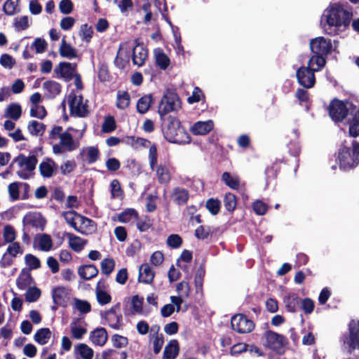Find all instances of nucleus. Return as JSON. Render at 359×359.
<instances>
[{"instance_id": "1", "label": "nucleus", "mask_w": 359, "mask_h": 359, "mask_svg": "<svg viewBox=\"0 0 359 359\" xmlns=\"http://www.w3.org/2000/svg\"><path fill=\"white\" fill-rule=\"evenodd\" d=\"M86 123L80 121L77 128L68 127L65 131L61 126H55L49 132L48 138L52 144L53 152L61 155L76 150L80 146V140L86 130Z\"/></svg>"}, {"instance_id": "2", "label": "nucleus", "mask_w": 359, "mask_h": 359, "mask_svg": "<svg viewBox=\"0 0 359 359\" xmlns=\"http://www.w3.org/2000/svg\"><path fill=\"white\" fill-rule=\"evenodd\" d=\"M323 17L325 18V22L323 24L325 32L334 36L338 34L339 27L341 26L346 27L349 25L352 19V13L338 5L326 10Z\"/></svg>"}, {"instance_id": "3", "label": "nucleus", "mask_w": 359, "mask_h": 359, "mask_svg": "<svg viewBox=\"0 0 359 359\" xmlns=\"http://www.w3.org/2000/svg\"><path fill=\"white\" fill-rule=\"evenodd\" d=\"M337 161L341 170L354 168L359 164V143L353 141L351 147L341 148Z\"/></svg>"}, {"instance_id": "4", "label": "nucleus", "mask_w": 359, "mask_h": 359, "mask_svg": "<svg viewBox=\"0 0 359 359\" xmlns=\"http://www.w3.org/2000/svg\"><path fill=\"white\" fill-rule=\"evenodd\" d=\"M148 160L150 169L155 172L158 182L160 184H168L171 180V173L168 165L157 164L158 153L156 146L151 147L149 150Z\"/></svg>"}, {"instance_id": "5", "label": "nucleus", "mask_w": 359, "mask_h": 359, "mask_svg": "<svg viewBox=\"0 0 359 359\" xmlns=\"http://www.w3.org/2000/svg\"><path fill=\"white\" fill-rule=\"evenodd\" d=\"M72 115L86 117L89 114L88 100L84 99L80 91H71L66 98Z\"/></svg>"}, {"instance_id": "6", "label": "nucleus", "mask_w": 359, "mask_h": 359, "mask_svg": "<svg viewBox=\"0 0 359 359\" xmlns=\"http://www.w3.org/2000/svg\"><path fill=\"white\" fill-rule=\"evenodd\" d=\"M15 162L18 166L17 175L20 178L27 180L33 176L37 163L36 156L20 155L15 159Z\"/></svg>"}, {"instance_id": "7", "label": "nucleus", "mask_w": 359, "mask_h": 359, "mask_svg": "<svg viewBox=\"0 0 359 359\" xmlns=\"http://www.w3.org/2000/svg\"><path fill=\"white\" fill-rule=\"evenodd\" d=\"M181 108V102L174 91H166L158 106V114L161 116L168 112L177 111Z\"/></svg>"}, {"instance_id": "8", "label": "nucleus", "mask_w": 359, "mask_h": 359, "mask_svg": "<svg viewBox=\"0 0 359 359\" xmlns=\"http://www.w3.org/2000/svg\"><path fill=\"white\" fill-rule=\"evenodd\" d=\"M231 325L232 329L241 334L252 332L255 327L254 323L242 314L235 315L231 318Z\"/></svg>"}, {"instance_id": "9", "label": "nucleus", "mask_w": 359, "mask_h": 359, "mask_svg": "<svg viewBox=\"0 0 359 359\" xmlns=\"http://www.w3.org/2000/svg\"><path fill=\"white\" fill-rule=\"evenodd\" d=\"M298 83L306 88H311L315 83L314 69L310 67H301L297 71Z\"/></svg>"}, {"instance_id": "10", "label": "nucleus", "mask_w": 359, "mask_h": 359, "mask_svg": "<svg viewBox=\"0 0 359 359\" xmlns=\"http://www.w3.org/2000/svg\"><path fill=\"white\" fill-rule=\"evenodd\" d=\"M332 48L331 41L323 36L312 39L310 42V48L313 54L327 55L331 52Z\"/></svg>"}, {"instance_id": "11", "label": "nucleus", "mask_w": 359, "mask_h": 359, "mask_svg": "<svg viewBox=\"0 0 359 359\" xmlns=\"http://www.w3.org/2000/svg\"><path fill=\"white\" fill-rule=\"evenodd\" d=\"M348 106L346 103L338 100H334L329 107V114L334 121H341L347 115Z\"/></svg>"}, {"instance_id": "12", "label": "nucleus", "mask_w": 359, "mask_h": 359, "mask_svg": "<svg viewBox=\"0 0 359 359\" xmlns=\"http://www.w3.org/2000/svg\"><path fill=\"white\" fill-rule=\"evenodd\" d=\"M344 343L347 344L351 351L359 348V321L351 320L349 324V336L344 339Z\"/></svg>"}, {"instance_id": "13", "label": "nucleus", "mask_w": 359, "mask_h": 359, "mask_svg": "<svg viewBox=\"0 0 359 359\" xmlns=\"http://www.w3.org/2000/svg\"><path fill=\"white\" fill-rule=\"evenodd\" d=\"M264 337V345L275 351L280 352L285 344L283 337L273 332H266Z\"/></svg>"}, {"instance_id": "14", "label": "nucleus", "mask_w": 359, "mask_h": 359, "mask_svg": "<svg viewBox=\"0 0 359 359\" xmlns=\"http://www.w3.org/2000/svg\"><path fill=\"white\" fill-rule=\"evenodd\" d=\"M135 46L133 48L132 60L135 65L139 67L144 65L146 59L148 57V49L144 46L143 43H139L137 39L135 41Z\"/></svg>"}, {"instance_id": "15", "label": "nucleus", "mask_w": 359, "mask_h": 359, "mask_svg": "<svg viewBox=\"0 0 359 359\" xmlns=\"http://www.w3.org/2000/svg\"><path fill=\"white\" fill-rule=\"evenodd\" d=\"M22 223L24 226H32L43 230L46 226V221L40 213L30 212L24 216Z\"/></svg>"}, {"instance_id": "16", "label": "nucleus", "mask_w": 359, "mask_h": 359, "mask_svg": "<svg viewBox=\"0 0 359 359\" xmlns=\"http://www.w3.org/2000/svg\"><path fill=\"white\" fill-rule=\"evenodd\" d=\"M70 290L65 287L58 286L52 290V298L57 306H65L69 299Z\"/></svg>"}, {"instance_id": "17", "label": "nucleus", "mask_w": 359, "mask_h": 359, "mask_svg": "<svg viewBox=\"0 0 359 359\" xmlns=\"http://www.w3.org/2000/svg\"><path fill=\"white\" fill-rule=\"evenodd\" d=\"M76 64H72L67 62H61L58 66L55 68V72L59 74L66 81H70L73 75L76 73Z\"/></svg>"}, {"instance_id": "18", "label": "nucleus", "mask_w": 359, "mask_h": 359, "mask_svg": "<svg viewBox=\"0 0 359 359\" xmlns=\"http://www.w3.org/2000/svg\"><path fill=\"white\" fill-rule=\"evenodd\" d=\"M57 164L50 158H44L39 165V170L41 176L44 178L51 177L57 170Z\"/></svg>"}, {"instance_id": "19", "label": "nucleus", "mask_w": 359, "mask_h": 359, "mask_svg": "<svg viewBox=\"0 0 359 359\" xmlns=\"http://www.w3.org/2000/svg\"><path fill=\"white\" fill-rule=\"evenodd\" d=\"M76 226H74V229L81 233H89L94 229L93 222L79 214L76 217Z\"/></svg>"}, {"instance_id": "20", "label": "nucleus", "mask_w": 359, "mask_h": 359, "mask_svg": "<svg viewBox=\"0 0 359 359\" xmlns=\"http://www.w3.org/2000/svg\"><path fill=\"white\" fill-rule=\"evenodd\" d=\"M35 247L43 252H48L52 249L53 240L48 234H38L34 238Z\"/></svg>"}, {"instance_id": "21", "label": "nucleus", "mask_w": 359, "mask_h": 359, "mask_svg": "<svg viewBox=\"0 0 359 359\" xmlns=\"http://www.w3.org/2000/svg\"><path fill=\"white\" fill-rule=\"evenodd\" d=\"M90 341L95 346H103L108 339V334L104 328H96L90 333Z\"/></svg>"}, {"instance_id": "22", "label": "nucleus", "mask_w": 359, "mask_h": 359, "mask_svg": "<svg viewBox=\"0 0 359 359\" xmlns=\"http://www.w3.org/2000/svg\"><path fill=\"white\" fill-rule=\"evenodd\" d=\"M214 128V122L212 120L205 121H197L191 128V131L196 135H205L210 133Z\"/></svg>"}, {"instance_id": "23", "label": "nucleus", "mask_w": 359, "mask_h": 359, "mask_svg": "<svg viewBox=\"0 0 359 359\" xmlns=\"http://www.w3.org/2000/svg\"><path fill=\"white\" fill-rule=\"evenodd\" d=\"M179 353L178 341L176 339H172L165 346L162 359H176Z\"/></svg>"}, {"instance_id": "24", "label": "nucleus", "mask_w": 359, "mask_h": 359, "mask_svg": "<svg viewBox=\"0 0 359 359\" xmlns=\"http://www.w3.org/2000/svg\"><path fill=\"white\" fill-rule=\"evenodd\" d=\"M155 63L161 70H165L170 65V60L168 56L160 48L154 50Z\"/></svg>"}, {"instance_id": "25", "label": "nucleus", "mask_w": 359, "mask_h": 359, "mask_svg": "<svg viewBox=\"0 0 359 359\" xmlns=\"http://www.w3.org/2000/svg\"><path fill=\"white\" fill-rule=\"evenodd\" d=\"M74 355L76 358H81L82 359H93L94 351L93 348L87 344L81 343L75 346Z\"/></svg>"}, {"instance_id": "26", "label": "nucleus", "mask_w": 359, "mask_h": 359, "mask_svg": "<svg viewBox=\"0 0 359 359\" xmlns=\"http://www.w3.org/2000/svg\"><path fill=\"white\" fill-rule=\"evenodd\" d=\"M70 330L73 338L81 339L87 333L85 325L79 319H74L70 324Z\"/></svg>"}, {"instance_id": "27", "label": "nucleus", "mask_w": 359, "mask_h": 359, "mask_svg": "<svg viewBox=\"0 0 359 359\" xmlns=\"http://www.w3.org/2000/svg\"><path fill=\"white\" fill-rule=\"evenodd\" d=\"M222 180L233 190H238L241 187V180L238 175L224 172L222 175Z\"/></svg>"}, {"instance_id": "28", "label": "nucleus", "mask_w": 359, "mask_h": 359, "mask_svg": "<svg viewBox=\"0 0 359 359\" xmlns=\"http://www.w3.org/2000/svg\"><path fill=\"white\" fill-rule=\"evenodd\" d=\"M155 273L148 264L141 265L139 269V281L144 283H151L154 278Z\"/></svg>"}, {"instance_id": "29", "label": "nucleus", "mask_w": 359, "mask_h": 359, "mask_svg": "<svg viewBox=\"0 0 359 359\" xmlns=\"http://www.w3.org/2000/svg\"><path fill=\"white\" fill-rule=\"evenodd\" d=\"M69 247L75 252H81L86 244V241L71 233H66Z\"/></svg>"}, {"instance_id": "30", "label": "nucleus", "mask_w": 359, "mask_h": 359, "mask_svg": "<svg viewBox=\"0 0 359 359\" xmlns=\"http://www.w3.org/2000/svg\"><path fill=\"white\" fill-rule=\"evenodd\" d=\"M81 155L83 161L93 163L98 158L99 150L95 147H84L81 151Z\"/></svg>"}, {"instance_id": "31", "label": "nucleus", "mask_w": 359, "mask_h": 359, "mask_svg": "<svg viewBox=\"0 0 359 359\" xmlns=\"http://www.w3.org/2000/svg\"><path fill=\"white\" fill-rule=\"evenodd\" d=\"M144 299L138 295L133 296L131 299L132 313L147 316L149 311L143 308Z\"/></svg>"}, {"instance_id": "32", "label": "nucleus", "mask_w": 359, "mask_h": 359, "mask_svg": "<svg viewBox=\"0 0 359 359\" xmlns=\"http://www.w3.org/2000/svg\"><path fill=\"white\" fill-rule=\"evenodd\" d=\"M189 197V194L188 191L180 187L174 188L171 194L172 200L177 205L185 204L187 202Z\"/></svg>"}, {"instance_id": "33", "label": "nucleus", "mask_w": 359, "mask_h": 359, "mask_svg": "<svg viewBox=\"0 0 359 359\" xmlns=\"http://www.w3.org/2000/svg\"><path fill=\"white\" fill-rule=\"evenodd\" d=\"M59 53L61 57L73 59L77 57V50L73 48L69 43H67L65 40V36L62 38L61 45L59 49Z\"/></svg>"}, {"instance_id": "34", "label": "nucleus", "mask_w": 359, "mask_h": 359, "mask_svg": "<svg viewBox=\"0 0 359 359\" xmlns=\"http://www.w3.org/2000/svg\"><path fill=\"white\" fill-rule=\"evenodd\" d=\"M98 273L97 268L93 264H88L80 266L78 269L79 276L85 280H90Z\"/></svg>"}, {"instance_id": "35", "label": "nucleus", "mask_w": 359, "mask_h": 359, "mask_svg": "<svg viewBox=\"0 0 359 359\" xmlns=\"http://www.w3.org/2000/svg\"><path fill=\"white\" fill-rule=\"evenodd\" d=\"M348 125L350 135L353 137L359 136V109L351 112Z\"/></svg>"}, {"instance_id": "36", "label": "nucleus", "mask_w": 359, "mask_h": 359, "mask_svg": "<svg viewBox=\"0 0 359 359\" xmlns=\"http://www.w3.org/2000/svg\"><path fill=\"white\" fill-rule=\"evenodd\" d=\"M32 281L33 280L30 273L28 271L23 269L20 272L16 280V284L19 289L25 290L26 288L31 286Z\"/></svg>"}, {"instance_id": "37", "label": "nucleus", "mask_w": 359, "mask_h": 359, "mask_svg": "<svg viewBox=\"0 0 359 359\" xmlns=\"http://www.w3.org/2000/svg\"><path fill=\"white\" fill-rule=\"evenodd\" d=\"M287 310L290 312H295L299 304V298L295 293H289L283 299Z\"/></svg>"}, {"instance_id": "38", "label": "nucleus", "mask_w": 359, "mask_h": 359, "mask_svg": "<svg viewBox=\"0 0 359 359\" xmlns=\"http://www.w3.org/2000/svg\"><path fill=\"white\" fill-rule=\"evenodd\" d=\"M128 141L135 149L149 147V150L151 147L156 146L155 144H151L149 140L142 137H135L131 136L128 137Z\"/></svg>"}, {"instance_id": "39", "label": "nucleus", "mask_w": 359, "mask_h": 359, "mask_svg": "<svg viewBox=\"0 0 359 359\" xmlns=\"http://www.w3.org/2000/svg\"><path fill=\"white\" fill-rule=\"evenodd\" d=\"M105 320L107 324L113 329L118 330L121 327V316L117 314L116 311L111 309L106 312Z\"/></svg>"}, {"instance_id": "40", "label": "nucleus", "mask_w": 359, "mask_h": 359, "mask_svg": "<svg viewBox=\"0 0 359 359\" xmlns=\"http://www.w3.org/2000/svg\"><path fill=\"white\" fill-rule=\"evenodd\" d=\"M22 114V108L20 104L13 103L7 107L5 111V116L17 121Z\"/></svg>"}, {"instance_id": "41", "label": "nucleus", "mask_w": 359, "mask_h": 359, "mask_svg": "<svg viewBox=\"0 0 359 359\" xmlns=\"http://www.w3.org/2000/svg\"><path fill=\"white\" fill-rule=\"evenodd\" d=\"M51 337V332L48 328H41L34 334V340L41 345L48 343Z\"/></svg>"}, {"instance_id": "42", "label": "nucleus", "mask_w": 359, "mask_h": 359, "mask_svg": "<svg viewBox=\"0 0 359 359\" xmlns=\"http://www.w3.org/2000/svg\"><path fill=\"white\" fill-rule=\"evenodd\" d=\"M29 133L34 136H41L45 131V126L37 121H31L27 126Z\"/></svg>"}, {"instance_id": "43", "label": "nucleus", "mask_w": 359, "mask_h": 359, "mask_svg": "<svg viewBox=\"0 0 359 359\" xmlns=\"http://www.w3.org/2000/svg\"><path fill=\"white\" fill-rule=\"evenodd\" d=\"M325 56L326 55L313 54L308 62V67H313L314 72L318 71L325 65Z\"/></svg>"}, {"instance_id": "44", "label": "nucleus", "mask_w": 359, "mask_h": 359, "mask_svg": "<svg viewBox=\"0 0 359 359\" xmlns=\"http://www.w3.org/2000/svg\"><path fill=\"white\" fill-rule=\"evenodd\" d=\"M189 279V278L187 277L185 280L177 284L176 290L178 292L180 297L183 298L189 297L191 292Z\"/></svg>"}, {"instance_id": "45", "label": "nucleus", "mask_w": 359, "mask_h": 359, "mask_svg": "<svg viewBox=\"0 0 359 359\" xmlns=\"http://www.w3.org/2000/svg\"><path fill=\"white\" fill-rule=\"evenodd\" d=\"M127 353L125 351H119L115 349H107L102 352V359H126Z\"/></svg>"}, {"instance_id": "46", "label": "nucleus", "mask_w": 359, "mask_h": 359, "mask_svg": "<svg viewBox=\"0 0 359 359\" xmlns=\"http://www.w3.org/2000/svg\"><path fill=\"white\" fill-rule=\"evenodd\" d=\"M130 102V97L127 91H118L117 94L116 107L120 109L127 108Z\"/></svg>"}, {"instance_id": "47", "label": "nucleus", "mask_w": 359, "mask_h": 359, "mask_svg": "<svg viewBox=\"0 0 359 359\" xmlns=\"http://www.w3.org/2000/svg\"><path fill=\"white\" fill-rule=\"evenodd\" d=\"M180 123L177 120H173L171 121L170 125L168 126L167 130H164V134L165 138L168 140L170 142H176L177 140L175 137V135H177V128L180 130Z\"/></svg>"}, {"instance_id": "48", "label": "nucleus", "mask_w": 359, "mask_h": 359, "mask_svg": "<svg viewBox=\"0 0 359 359\" xmlns=\"http://www.w3.org/2000/svg\"><path fill=\"white\" fill-rule=\"evenodd\" d=\"M101 272L106 275L109 276L115 268V262L113 259L107 257L102 260L100 263Z\"/></svg>"}, {"instance_id": "49", "label": "nucleus", "mask_w": 359, "mask_h": 359, "mask_svg": "<svg viewBox=\"0 0 359 359\" xmlns=\"http://www.w3.org/2000/svg\"><path fill=\"white\" fill-rule=\"evenodd\" d=\"M118 219L123 223L133 222L137 219V213L134 209H127L118 216Z\"/></svg>"}, {"instance_id": "50", "label": "nucleus", "mask_w": 359, "mask_h": 359, "mask_svg": "<svg viewBox=\"0 0 359 359\" xmlns=\"http://www.w3.org/2000/svg\"><path fill=\"white\" fill-rule=\"evenodd\" d=\"M224 205L226 210L232 212L235 210L237 205L236 196L232 193H226L224 197Z\"/></svg>"}, {"instance_id": "51", "label": "nucleus", "mask_w": 359, "mask_h": 359, "mask_svg": "<svg viewBox=\"0 0 359 359\" xmlns=\"http://www.w3.org/2000/svg\"><path fill=\"white\" fill-rule=\"evenodd\" d=\"M3 238L7 243H13L16 238L15 229L9 224L6 225L3 229Z\"/></svg>"}, {"instance_id": "52", "label": "nucleus", "mask_w": 359, "mask_h": 359, "mask_svg": "<svg viewBox=\"0 0 359 359\" xmlns=\"http://www.w3.org/2000/svg\"><path fill=\"white\" fill-rule=\"evenodd\" d=\"M74 308L82 314H86L91 310V306L88 302L79 299H74Z\"/></svg>"}, {"instance_id": "53", "label": "nucleus", "mask_w": 359, "mask_h": 359, "mask_svg": "<svg viewBox=\"0 0 359 359\" xmlns=\"http://www.w3.org/2000/svg\"><path fill=\"white\" fill-rule=\"evenodd\" d=\"M151 340L154 353L155 354L159 353L164 344L163 335L156 332L152 336Z\"/></svg>"}, {"instance_id": "54", "label": "nucleus", "mask_w": 359, "mask_h": 359, "mask_svg": "<svg viewBox=\"0 0 359 359\" xmlns=\"http://www.w3.org/2000/svg\"><path fill=\"white\" fill-rule=\"evenodd\" d=\"M151 103V97L150 95L141 97L137 104V111L141 114H144L148 111Z\"/></svg>"}, {"instance_id": "55", "label": "nucleus", "mask_w": 359, "mask_h": 359, "mask_svg": "<svg viewBox=\"0 0 359 359\" xmlns=\"http://www.w3.org/2000/svg\"><path fill=\"white\" fill-rule=\"evenodd\" d=\"M20 0H6L3 6V11L7 15H13Z\"/></svg>"}, {"instance_id": "56", "label": "nucleus", "mask_w": 359, "mask_h": 359, "mask_svg": "<svg viewBox=\"0 0 359 359\" xmlns=\"http://www.w3.org/2000/svg\"><path fill=\"white\" fill-rule=\"evenodd\" d=\"M20 182H13L8 185V191L11 201H15L20 198Z\"/></svg>"}, {"instance_id": "57", "label": "nucleus", "mask_w": 359, "mask_h": 359, "mask_svg": "<svg viewBox=\"0 0 359 359\" xmlns=\"http://www.w3.org/2000/svg\"><path fill=\"white\" fill-rule=\"evenodd\" d=\"M100 283H97V287L96 288V297L97 299V302L101 305H105L109 304L111 300V297L109 294H108L107 292L101 290L99 287Z\"/></svg>"}, {"instance_id": "58", "label": "nucleus", "mask_w": 359, "mask_h": 359, "mask_svg": "<svg viewBox=\"0 0 359 359\" xmlns=\"http://www.w3.org/2000/svg\"><path fill=\"white\" fill-rule=\"evenodd\" d=\"M111 196L113 198H121L123 196V191L120 182L117 180H113L110 183Z\"/></svg>"}, {"instance_id": "59", "label": "nucleus", "mask_w": 359, "mask_h": 359, "mask_svg": "<svg viewBox=\"0 0 359 359\" xmlns=\"http://www.w3.org/2000/svg\"><path fill=\"white\" fill-rule=\"evenodd\" d=\"M25 262L30 270L37 269L41 266L40 260L32 254H27L25 256Z\"/></svg>"}, {"instance_id": "60", "label": "nucleus", "mask_w": 359, "mask_h": 359, "mask_svg": "<svg viewBox=\"0 0 359 359\" xmlns=\"http://www.w3.org/2000/svg\"><path fill=\"white\" fill-rule=\"evenodd\" d=\"M41 296V290L36 287L29 286L25 293V299L29 302H36Z\"/></svg>"}, {"instance_id": "61", "label": "nucleus", "mask_w": 359, "mask_h": 359, "mask_svg": "<svg viewBox=\"0 0 359 359\" xmlns=\"http://www.w3.org/2000/svg\"><path fill=\"white\" fill-rule=\"evenodd\" d=\"M122 13H128L133 8V0H114Z\"/></svg>"}, {"instance_id": "62", "label": "nucleus", "mask_w": 359, "mask_h": 359, "mask_svg": "<svg viewBox=\"0 0 359 359\" xmlns=\"http://www.w3.org/2000/svg\"><path fill=\"white\" fill-rule=\"evenodd\" d=\"M205 207L212 215H216L220 210V201L218 199L210 198L207 201Z\"/></svg>"}, {"instance_id": "63", "label": "nucleus", "mask_w": 359, "mask_h": 359, "mask_svg": "<svg viewBox=\"0 0 359 359\" xmlns=\"http://www.w3.org/2000/svg\"><path fill=\"white\" fill-rule=\"evenodd\" d=\"M93 34V28L88 26V24L82 25L81 27L79 35L83 41L90 42Z\"/></svg>"}, {"instance_id": "64", "label": "nucleus", "mask_w": 359, "mask_h": 359, "mask_svg": "<svg viewBox=\"0 0 359 359\" xmlns=\"http://www.w3.org/2000/svg\"><path fill=\"white\" fill-rule=\"evenodd\" d=\"M116 129V122L113 116H107L102 125V130L104 133H109Z\"/></svg>"}]
</instances>
